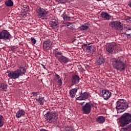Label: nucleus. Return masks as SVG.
I'll return each instance as SVG.
<instances>
[{"label": "nucleus", "instance_id": "4468645a", "mask_svg": "<svg viewBox=\"0 0 131 131\" xmlns=\"http://www.w3.org/2000/svg\"><path fill=\"white\" fill-rule=\"evenodd\" d=\"M115 48H116V43L114 42H112L106 47V51L108 53H113L114 50H115Z\"/></svg>", "mask_w": 131, "mask_h": 131}, {"label": "nucleus", "instance_id": "7ed1b4c3", "mask_svg": "<svg viewBox=\"0 0 131 131\" xmlns=\"http://www.w3.org/2000/svg\"><path fill=\"white\" fill-rule=\"evenodd\" d=\"M17 67L18 68V69L14 71H10L8 73V77H10L11 79H17L19 78L20 76H22V75H24V74L26 73V70H25L24 67L20 65H18Z\"/></svg>", "mask_w": 131, "mask_h": 131}, {"label": "nucleus", "instance_id": "5701e85b", "mask_svg": "<svg viewBox=\"0 0 131 131\" xmlns=\"http://www.w3.org/2000/svg\"><path fill=\"white\" fill-rule=\"evenodd\" d=\"M96 121L98 123H104L105 122V118L103 116H98L96 118Z\"/></svg>", "mask_w": 131, "mask_h": 131}, {"label": "nucleus", "instance_id": "c85d7f7f", "mask_svg": "<svg viewBox=\"0 0 131 131\" xmlns=\"http://www.w3.org/2000/svg\"><path fill=\"white\" fill-rule=\"evenodd\" d=\"M79 28L81 30H88L89 29V27L86 26H81Z\"/></svg>", "mask_w": 131, "mask_h": 131}, {"label": "nucleus", "instance_id": "473e14b6", "mask_svg": "<svg viewBox=\"0 0 131 131\" xmlns=\"http://www.w3.org/2000/svg\"><path fill=\"white\" fill-rule=\"evenodd\" d=\"M32 95L33 97H37L39 95V92H32Z\"/></svg>", "mask_w": 131, "mask_h": 131}, {"label": "nucleus", "instance_id": "a878e982", "mask_svg": "<svg viewBox=\"0 0 131 131\" xmlns=\"http://www.w3.org/2000/svg\"><path fill=\"white\" fill-rule=\"evenodd\" d=\"M105 62V59H104V57L103 56H100L98 60V63L99 64V65H102V64H104Z\"/></svg>", "mask_w": 131, "mask_h": 131}, {"label": "nucleus", "instance_id": "423d86ee", "mask_svg": "<svg viewBox=\"0 0 131 131\" xmlns=\"http://www.w3.org/2000/svg\"><path fill=\"white\" fill-rule=\"evenodd\" d=\"M54 56L57 58L60 63H63L64 64H66V63H68V62L70 61V59L69 58L62 55V53L61 51H55Z\"/></svg>", "mask_w": 131, "mask_h": 131}, {"label": "nucleus", "instance_id": "2f4dec72", "mask_svg": "<svg viewBox=\"0 0 131 131\" xmlns=\"http://www.w3.org/2000/svg\"><path fill=\"white\" fill-rule=\"evenodd\" d=\"M31 41L33 45H35L36 43V40L33 37L31 38Z\"/></svg>", "mask_w": 131, "mask_h": 131}, {"label": "nucleus", "instance_id": "ddd939ff", "mask_svg": "<svg viewBox=\"0 0 131 131\" xmlns=\"http://www.w3.org/2000/svg\"><path fill=\"white\" fill-rule=\"evenodd\" d=\"M89 97L90 93L88 92H84L83 93H81L80 95L76 98V100H78L79 101H83L84 100H88Z\"/></svg>", "mask_w": 131, "mask_h": 131}, {"label": "nucleus", "instance_id": "58836bf2", "mask_svg": "<svg viewBox=\"0 0 131 131\" xmlns=\"http://www.w3.org/2000/svg\"><path fill=\"white\" fill-rule=\"evenodd\" d=\"M41 66H42V67H43V68L44 69H47V68H46V67L45 66V65L41 64Z\"/></svg>", "mask_w": 131, "mask_h": 131}, {"label": "nucleus", "instance_id": "f8f14e48", "mask_svg": "<svg viewBox=\"0 0 131 131\" xmlns=\"http://www.w3.org/2000/svg\"><path fill=\"white\" fill-rule=\"evenodd\" d=\"M37 14L38 18H42L48 15V12L43 8L39 7L37 10Z\"/></svg>", "mask_w": 131, "mask_h": 131}, {"label": "nucleus", "instance_id": "cd10ccee", "mask_svg": "<svg viewBox=\"0 0 131 131\" xmlns=\"http://www.w3.org/2000/svg\"><path fill=\"white\" fill-rule=\"evenodd\" d=\"M63 20H64L65 21H70L71 18L70 17V16L66 15V14H63L62 16Z\"/></svg>", "mask_w": 131, "mask_h": 131}, {"label": "nucleus", "instance_id": "aec40b11", "mask_svg": "<svg viewBox=\"0 0 131 131\" xmlns=\"http://www.w3.org/2000/svg\"><path fill=\"white\" fill-rule=\"evenodd\" d=\"M101 16L102 19H104V20H110L111 18V16L108 15L107 12H102L101 13Z\"/></svg>", "mask_w": 131, "mask_h": 131}, {"label": "nucleus", "instance_id": "7c9ffc66", "mask_svg": "<svg viewBox=\"0 0 131 131\" xmlns=\"http://www.w3.org/2000/svg\"><path fill=\"white\" fill-rule=\"evenodd\" d=\"M66 131H74L72 127H66Z\"/></svg>", "mask_w": 131, "mask_h": 131}, {"label": "nucleus", "instance_id": "79ce46f5", "mask_svg": "<svg viewBox=\"0 0 131 131\" xmlns=\"http://www.w3.org/2000/svg\"><path fill=\"white\" fill-rule=\"evenodd\" d=\"M97 1V2H100L101 1H103V0H96Z\"/></svg>", "mask_w": 131, "mask_h": 131}, {"label": "nucleus", "instance_id": "1a4fd4ad", "mask_svg": "<svg viewBox=\"0 0 131 131\" xmlns=\"http://www.w3.org/2000/svg\"><path fill=\"white\" fill-rule=\"evenodd\" d=\"M82 48L84 52H87V53H95L96 52V48L95 45L88 46L86 44L82 45Z\"/></svg>", "mask_w": 131, "mask_h": 131}, {"label": "nucleus", "instance_id": "c03bdc74", "mask_svg": "<svg viewBox=\"0 0 131 131\" xmlns=\"http://www.w3.org/2000/svg\"><path fill=\"white\" fill-rule=\"evenodd\" d=\"M0 3H1V0H0Z\"/></svg>", "mask_w": 131, "mask_h": 131}, {"label": "nucleus", "instance_id": "9b49d317", "mask_svg": "<svg viewBox=\"0 0 131 131\" xmlns=\"http://www.w3.org/2000/svg\"><path fill=\"white\" fill-rule=\"evenodd\" d=\"M100 95L104 100H107L110 99L112 94L109 90H103L100 92Z\"/></svg>", "mask_w": 131, "mask_h": 131}, {"label": "nucleus", "instance_id": "e433bc0d", "mask_svg": "<svg viewBox=\"0 0 131 131\" xmlns=\"http://www.w3.org/2000/svg\"><path fill=\"white\" fill-rule=\"evenodd\" d=\"M55 77H56L57 79H58V80L61 79V77H60L58 74H56Z\"/></svg>", "mask_w": 131, "mask_h": 131}, {"label": "nucleus", "instance_id": "f257e3e1", "mask_svg": "<svg viewBox=\"0 0 131 131\" xmlns=\"http://www.w3.org/2000/svg\"><path fill=\"white\" fill-rule=\"evenodd\" d=\"M121 126H127L120 129V131H131V114L129 113L123 114L119 120Z\"/></svg>", "mask_w": 131, "mask_h": 131}, {"label": "nucleus", "instance_id": "0eeeda50", "mask_svg": "<svg viewBox=\"0 0 131 131\" xmlns=\"http://www.w3.org/2000/svg\"><path fill=\"white\" fill-rule=\"evenodd\" d=\"M109 25L115 30H122L123 29V25L119 21H111Z\"/></svg>", "mask_w": 131, "mask_h": 131}, {"label": "nucleus", "instance_id": "4c0bfd02", "mask_svg": "<svg viewBox=\"0 0 131 131\" xmlns=\"http://www.w3.org/2000/svg\"><path fill=\"white\" fill-rule=\"evenodd\" d=\"M126 29L127 30H131V28L128 27H126Z\"/></svg>", "mask_w": 131, "mask_h": 131}, {"label": "nucleus", "instance_id": "a211bd4d", "mask_svg": "<svg viewBox=\"0 0 131 131\" xmlns=\"http://www.w3.org/2000/svg\"><path fill=\"white\" fill-rule=\"evenodd\" d=\"M25 113L26 112L24 111V110H19L16 114V118H20V117H22V116H24L25 115Z\"/></svg>", "mask_w": 131, "mask_h": 131}, {"label": "nucleus", "instance_id": "6e6552de", "mask_svg": "<svg viewBox=\"0 0 131 131\" xmlns=\"http://www.w3.org/2000/svg\"><path fill=\"white\" fill-rule=\"evenodd\" d=\"M11 38H12V35H11L8 31L4 30L2 32H0V39L9 40Z\"/></svg>", "mask_w": 131, "mask_h": 131}, {"label": "nucleus", "instance_id": "f03ea898", "mask_svg": "<svg viewBox=\"0 0 131 131\" xmlns=\"http://www.w3.org/2000/svg\"><path fill=\"white\" fill-rule=\"evenodd\" d=\"M112 64L113 68L119 71H124L126 68V63L124 62V57L123 56L114 58Z\"/></svg>", "mask_w": 131, "mask_h": 131}, {"label": "nucleus", "instance_id": "bb28decb", "mask_svg": "<svg viewBox=\"0 0 131 131\" xmlns=\"http://www.w3.org/2000/svg\"><path fill=\"white\" fill-rule=\"evenodd\" d=\"M7 89H8L7 85L3 83H0V90L1 91H7Z\"/></svg>", "mask_w": 131, "mask_h": 131}, {"label": "nucleus", "instance_id": "2eb2a0df", "mask_svg": "<svg viewBox=\"0 0 131 131\" xmlns=\"http://www.w3.org/2000/svg\"><path fill=\"white\" fill-rule=\"evenodd\" d=\"M80 80V78L79 76L77 75H73L71 78L72 85H74V84H77V83H79Z\"/></svg>", "mask_w": 131, "mask_h": 131}, {"label": "nucleus", "instance_id": "a19ab883", "mask_svg": "<svg viewBox=\"0 0 131 131\" xmlns=\"http://www.w3.org/2000/svg\"><path fill=\"white\" fill-rule=\"evenodd\" d=\"M85 103L84 102H82L80 103V105H81V106H82V105H83V103Z\"/></svg>", "mask_w": 131, "mask_h": 131}, {"label": "nucleus", "instance_id": "f704fd0d", "mask_svg": "<svg viewBox=\"0 0 131 131\" xmlns=\"http://www.w3.org/2000/svg\"><path fill=\"white\" fill-rule=\"evenodd\" d=\"M65 26H67V27H68L69 26H70V25H72V23L67 22L64 24Z\"/></svg>", "mask_w": 131, "mask_h": 131}, {"label": "nucleus", "instance_id": "c756f323", "mask_svg": "<svg viewBox=\"0 0 131 131\" xmlns=\"http://www.w3.org/2000/svg\"><path fill=\"white\" fill-rule=\"evenodd\" d=\"M56 2L59 3V4H64V3H66L68 0H55Z\"/></svg>", "mask_w": 131, "mask_h": 131}, {"label": "nucleus", "instance_id": "9d476101", "mask_svg": "<svg viewBox=\"0 0 131 131\" xmlns=\"http://www.w3.org/2000/svg\"><path fill=\"white\" fill-rule=\"evenodd\" d=\"M92 110V105L91 103L87 102L85 105L82 106V111L84 114H90Z\"/></svg>", "mask_w": 131, "mask_h": 131}, {"label": "nucleus", "instance_id": "39448f33", "mask_svg": "<svg viewBox=\"0 0 131 131\" xmlns=\"http://www.w3.org/2000/svg\"><path fill=\"white\" fill-rule=\"evenodd\" d=\"M44 116L46 120L49 123H54L58 119V113L55 111L48 112Z\"/></svg>", "mask_w": 131, "mask_h": 131}, {"label": "nucleus", "instance_id": "ea45409f", "mask_svg": "<svg viewBox=\"0 0 131 131\" xmlns=\"http://www.w3.org/2000/svg\"><path fill=\"white\" fill-rule=\"evenodd\" d=\"M128 6L130 7V8H131V2L128 4Z\"/></svg>", "mask_w": 131, "mask_h": 131}, {"label": "nucleus", "instance_id": "72a5a7b5", "mask_svg": "<svg viewBox=\"0 0 131 131\" xmlns=\"http://www.w3.org/2000/svg\"><path fill=\"white\" fill-rule=\"evenodd\" d=\"M58 85L59 86H61V85H62V79H60L59 80H58L57 81Z\"/></svg>", "mask_w": 131, "mask_h": 131}, {"label": "nucleus", "instance_id": "dca6fc26", "mask_svg": "<svg viewBox=\"0 0 131 131\" xmlns=\"http://www.w3.org/2000/svg\"><path fill=\"white\" fill-rule=\"evenodd\" d=\"M52 45L53 43H52V41H51L50 40H47L45 41L43 44V50H45L46 51H47V50H50Z\"/></svg>", "mask_w": 131, "mask_h": 131}, {"label": "nucleus", "instance_id": "b1692460", "mask_svg": "<svg viewBox=\"0 0 131 131\" xmlns=\"http://www.w3.org/2000/svg\"><path fill=\"white\" fill-rule=\"evenodd\" d=\"M4 124H5V118L2 115H0V128L4 126Z\"/></svg>", "mask_w": 131, "mask_h": 131}, {"label": "nucleus", "instance_id": "f3484780", "mask_svg": "<svg viewBox=\"0 0 131 131\" xmlns=\"http://www.w3.org/2000/svg\"><path fill=\"white\" fill-rule=\"evenodd\" d=\"M28 12H29V7L28 6H25L23 8V11L21 13V15L23 17H24V16H26L27 14H28Z\"/></svg>", "mask_w": 131, "mask_h": 131}, {"label": "nucleus", "instance_id": "412c9836", "mask_svg": "<svg viewBox=\"0 0 131 131\" xmlns=\"http://www.w3.org/2000/svg\"><path fill=\"white\" fill-rule=\"evenodd\" d=\"M50 25L52 28H56L58 26V21L56 19H52L50 21Z\"/></svg>", "mask_w": 131, "mask_h": 131}, {"label": "nucleus", "instance_id": "20e7f679", "mask_svg": "<svg viewBox=\"0 0 131 131\" xmlns=\"http://www.w3.org/2000/svg\"><path fill=\"white\" fill-rule=\"evenodd\" d=\"M128 107V104L126 100L124 99H120L116 103V108L117 109L118 113H122L126 110Z\"/></svg>", "mask_w": 131, "mask_h": 131}, {"label": "nucleus", "instance_id": "6ab92c4d", "mask_svg": "<svg viewBox=\"0 0 131 131\" xmlns=\"http://www.w3.org/2000/svg\"><path fill=\"white\" fill-rule=\"evenodd\" d=\"M35 100L36 101L37 103H38V105H43L45 103V98L39 96L38 98H35Z\"/></svg>", "mask_w": 131, "mask_h": 131}, {"label": "nucleus", "instance_id": "37998d69", "mask_svg": "<svg viewBox=\"0 0 131 131\" xmlns=\"http://www.w3.org/2000/svg\"><path fill=\"white\" fill-rule=\"evenodd\" d=\"M69 28L70 29H71V28H69Z\"/></svg>", "mask_w": 131, "mask_h": 131}, {"label": "nucleus", "instance_id": "393cba45", "mask_svg": "<svg viewBox=\"0 0 131 131\" xmlns=\"http://www.w3.org/2000/svg\"><path fill=\"white\" fill-rule=\"evenodd\" d=\"M5 5L7 6V7H13L14 5V3H13V1L12 0H7L5 2Z\"/></svg>", "mask_w": 131, "mask_h": 131}, {"label": "nucleus", "instance_id": "4be33fe9", "mask_svg": "<svg viewBox=\"0 0 131 131\" xmlns=\"http://www.w3.org/2000/svg\"><path fill=\"white\" fill-rule=\"evenodd\" d=\"M76 93H77V89L76 88L72 89L70 91V96L72 98H74L76 95Z\"/></svg>", "mask_w": 131, "mask_h": 131}, {"label": "nucleus", "instance_id": "c9c22d12", "mask_svg": "<svg viewBox=\"0 0 131 131\" xmlns=\"http://www.w3.org/2000/svg\"><path fill=\"white\" fill-rule=\"evenodd\" d=\"M125 20H126V21H127V22H129L130 21H131V17L127 16V17L125 18Z\"/></svg>", "mask_w": 131, "mask_h": 131}]
</instances>
